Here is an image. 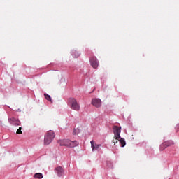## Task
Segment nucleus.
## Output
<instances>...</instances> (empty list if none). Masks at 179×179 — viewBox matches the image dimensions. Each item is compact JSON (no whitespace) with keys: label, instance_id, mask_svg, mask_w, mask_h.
Listing matches in <instances>:
<instances>
[{"label":"nucleus","instance_id":"obj_1","mask_svg":"<svg viewBox=\"0 0 179 179\" xmlns=\"http://www.w3.org/2000/svg\"><path fill=\"white\" fill-rule=\"evenodd\" d=\"M58 143L60 146H66L67 148H76L79 145L77 141H71L69 139L59 140Z\"/></svg>","mask_w":179,"mask_h":179},{"label":"nucleus","instance_id":"obj_2","mask_svg":"<svg viewBox=\"0 0 179 179\" xmlns=\"http://www.w3.org/2000/svg\"><path fill=\"white\" fill-rule=\"evenodd\" d=\"M55 138V133H54V131L51 130L48 131L45 135L44 145H50V143L52 142Z\"/></svg>","mask_w":179,"mask_h":179},{"label":"nucleus","instance_id":"obj_3","mask_svg":"<svg viewBox=\"0 0 179 179\" xmlns=\"http://www.w3.org/2000/svg\"><path fill=\"white\" fill-rule=\"evenodd\" d=\"M69 106L71 110H74L75 111H79L80 110V106H79L78 101L75 98L69 99Z\"/></svg>","mask_w":179,"mask_h":179},{"label":"nucleus","instance_id":"obj_4","mask_svg":"<svg viewBox=\"0 0 179 179\" xmlns=\"http://www.w3.org/2000/svg\"><path fill=\"white\" fill-rule=\"evenodd\" d=\"M90 64L94 69L99 67V61L97 60V57H91L90 58Z\"/></svg>","mask_w":179,"mask_h":179},{"label":"nucleus","instance_id":"obj_5","mask_svg":"<svg viewBox=\"0 0 179 179\" xmlns=\"http://www.w3.org/2000/svg\"><path fill=\"white\" fill-rule=\"evenodd\" d=\"M113 134L115 138H121V127H118V126L113 127Z\"/></svg>","mask_w":179,"mask_h":179},{"label":"nucleus","instance_id":"obj_6","mask_svg":"<svg viewBox=\"0 0 179 179\" xmlns=\"http://www.w3.org/2000/svg\"><path fill=\"white\" fill-rule=\"evenodd\" d=\"M92 104L94 106V107H96V108H99V107H101V100L100 99H93L92 100Z\"/></svg>","mask_w":179,"mask_h":179},{"label":"nucleus","instance_id":"obj_7","mask_svg":"<svg viewBox=\"0 0 179 179\" xmlns=\"http://www.w3.org/2000/svg\"><path fill=\"white\" fill-rule=\"evenodd\" d=\"M8 122L11 125H15V127L20 125V121L15 117L8 118Z\"/></svg>","mask_w":179,"mask_h":179},{"label":"nucleus","instance_id":"obj_8","mask_svg":"<svg viewBox=\"0 0 179 179\" xmlns=\"http://www.w3.org/2000/svg\"><path fill=\"white\" fill-rule=\"evenodd\" d=\"M55 173H56L58 177H62V174H64V169L61 166H58L55 169Z\"/></svg>","mask_w":179,"mask_h":179},{"label":"nucleus","instance_id":"obj_9","mask_svg":"<svg viewBox=\"0 0 179 179\" xmlns=\"http://www.w3.org/2000/svg\"><path fill=\"white\" fill-rule=\"evenodd\" d=\"M91 143V148H92V150H94V149H99V148H100V145H94V141H91L90 142Z\"/></svg>","mask_w":179,"mask_h":179},{"label":"nucleus","instance_id":"obj_10","mask_svg":"<svg viewBox=\"0 0 179 179\" xmlns=\"http://www.w3.org/2000/svg\"><path fill=\"white\" fill-rule=\"evenodd\" d=\"M164 144L165 145V147L169 148V146H173V145H174V142L173 141H168L164 142Z\"/></svg>","mask_w":179,"mask_h":179},{"label":"nucleus","instance_id":"obj_11","mask_svg":"<svg viewBox=\"0 0 179 179\" xmlns=\"http://www.w3.org/2000/svg\"><path fill=\"white\" fill-rule=\"evenodd\" d=\"M44 176L41 173H35L34 175V178H43Z\"/></svg>","mask_w":179,"mask_h":179},{"label":"nucleus","instance_id":"obj_12","mask_svg":"<svg viewBox=\"0 0 179 179\" xmlns=\"http://www.w3.org/2000/svg\"><path fill=\"white\" fill-rule=\"evenodd\" d=\"M119 142H120L122 148H124L125 146V145H127V143L125 142V139H124V138H120L119 140Z\"/></svg>","mask_w":179,"mask_h":179},{"label":"nucleus","instance_id":"obj_13","mask_svg":"<svg viewBox=\"0 0 179 179\" xmlns=\"http://www.w3.org/2000/svg\"><path fill=\"white\" fill-rule=\"evenodd\" d=\"M164 149H167V148L166 147V145L164 144V143H162L160 146H159V150L161 152H163V150H164Z\"/></svg>","mask_w":179,"mask_h":179},{"label":"nucleus","instance_id":"obj_14","mask_svg":"<svg viewBox=\"0 0 179 179\" xmlns=\"http://www.w3.org/2000/svg\"><path fill=\"white\" fill-rule=\"evenodd\" d=\"M120 138H117L115 137V136H114V138L113 139L112 142H113L114 145H115V143H118V141H120Z\"/></svg>","mask_w":179,"mask_h":179},{"label":"nucleus","instance_id":"obj_15","mask_svg":"<svg viewBox=\"0 0 179 179\" xmlns=\"http://www.w3.org/2000/svg\"><path fill=\"white\" fill-rule=\"evenodd\" d=\"M44 96H45L46 100L52 103V101H51V96H50V95L45 94Z\"/></svg>","mask_w":179,"mask_h":179},{"label":"nucleus","instance_id":"obj_16","mask_svg":"<svg viewBox=\"0 0 179 179\" xmlns=\"http://www.w3.org/2000/svg\"><path fill=\"white\" fill-rule=\"evenodd\" d=\"M79 132H80V130H79L78 128L74 129L73 132V135H78V134H79Z\"/></svg>","mask_w":179,"mask_h":179},{"label":"nucleus","instance_id":"obj_17","mask_svg":"<svg viewBox=\"0 0 179 179\" xmlns=\"http://www.w3.org/2000/svg\"><path fill=\"white\" fill-rule=\"evenodd\" d=\"M17 134L20 135L22 134V127H19L18 129H17Z\"/></svg>","mask_w":179,"mask_h":179},{"label":"nucleus","instance_id":"obj_18","mask_svg":"<svg viewBox=\"0 0 179 179\" xmlns=\"http://www.w3.org/2000/svg\"><path fill=\"white\" fill-rule=\"evenodd\" d=\"M176 130L177 132H178V131H179V123L176 125Z\"/></svg>","mask_w":179,"mask_h":179}]
</instances>
